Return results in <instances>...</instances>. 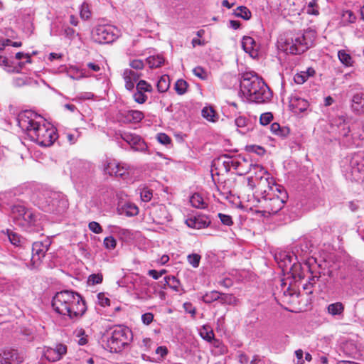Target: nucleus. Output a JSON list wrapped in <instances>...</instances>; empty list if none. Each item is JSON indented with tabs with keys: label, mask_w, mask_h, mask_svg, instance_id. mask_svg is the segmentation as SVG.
Here are the masks:
<instances>
[{
	"label": "nucleus",
	"mask_w": 364,
	"mask_h": 364,
	"mask_svg": "<svg viewBox=\"0 0 364 364\" xmlns=\"http://www.w3.org/2000/svg\"><path fill=\"white\" fill-rule=\"evenodd\" d=\"M18 124L31 140L42 146H50L58 138L55 128L46 123L40 115L31 111H25L20 114Z\"/></svg>",
	"instance_id": "f257e3e1"
},
{
	"label": "nucleus",
	"mask_w": 364,
	"mask_h": 364,
	"mask_svg": "<svg viewBox=\"0 0 364 364\" xmlns=\"http://www.w3.org/2000/svg\"><path fill=\"white\" fill-rule=\"evenodd\" d=\"M54 311L70 319H78L86 311L85 301L81 296L72 291H62L55 294L52 300Z\"/></svg>",
	"instance_id": "f03ea898"
},
{
	"label": "nucleus",
	"mask_w": 364,
	"mask_h": 364,
	"mask_svg": "<svg viewBox=\"0 0 364 364\" xmlns=\"http://www.w3.org/2000/svg\"><path fill=\"white\" fill-rule=\"evenodd\" d=\"M252 169L255 171V176H250L247 178V186L250 189L255 191L253 193V203L265 197H270L272 194L281 192L279 188H284L282 186L275 183V181L270 173L264 167L259 164L252 166Z\"/></svg>",
	"instance_id": "7ed1b4c3"
},
{
	"label": "nucleus",
	"mask_w": 364,
	"mask_h": 364,
	"mask_svg": "<svg viewBox=\"0 0 364 364\" xmlns=\"http://www.w3.org/2000/svg\"><path fill=\"white\" fill-rule=\"evenodd\" d=\"M35 205L44 212L50 213H63L69 206L67 197L61 192L48 188H38L31 196Z\"/></svg>",
	"instance_id": "20e7f679"
},
{
	"label": "nucleus",
	"mask_w": 364,
	"mask_h": 364,
	"mask_svg": "<svg viewBox=\"0 0 364 364\" xmlns=\"http://www.w3.org/2000/svg\"><path fill=\"white\" fill-rule=\"evenodd\" d=\"M240 90L249 101L256 103H263L272 97V92L264 82L253 72L242 74L240 79Z\"/></svg>",
	"instance_id": "39448f33"
},
{
	"label": "nucleus",
	"mask_w": 364,
	"mask_h": 364,
	"mask_svg": "<svg viewBox=\"0 0 364 364\" xmlns=\"http://www.w3.org/2000/svg\"><path fill=\"white\" fill-rule=\"evenodd\" d=\"M11 214L16 225L28 232H39L42 230L40 215L22 205H15Z\"/></svg>",
	"instance_id": "423d86ee"
},
{
	"label": "nucleus",
	"mask_w": 364,
	"mask_h": 364,
	"mask_svg": "<svg viewBox=\"0 0 364 364\" xmlns=\"http://www.w3.org/2000/svg\"><path fill=\"white\" fill-rule=\"evenodd\" d=\"M312 44L306 34L297 33L282 36L278 40V48L286 53L299 55L305 52Z\"/></svg>",
	"instance_id": "0eeeda50"
},
{
	"label": "nucleus",
	"mask_w": 364,
	"mask_h": 364,
	"mask_svg": "<svg viewBox=\"0 0 364 364\" xmlns=\"http://www.w3.org/2000/svg\"><path fill=\"white\" fill-rule=\"evenodd\" d=\"M281 192L272 194L270 197H265L257 200V202L254 203V205L259 208V213L263 214H276L284 206L286 203L288 195L284 188H279Z\"/></svg>",
	"instance_id": "6e6552de"
},
{
	"label": "nucleus",
	"mask_w": 364,
	"mask_h": 364,
	"mask_svg": "<svg viewBox=\"0 0 364 364\" xmlns=\"http://www.w3.org/2000/svg\"><path fill=\"white\" fill-rule=\"evenodd\" d=\"M131 339V331L122 326L115 327L107 338V346L110 352H119L128 345Z\"/></svg>",
	"instance_id": "1a4fd4ad"
},
{
	"label": "nucleus",
	"mask_w": 364,
	"mask_h": 364,
	"mask_svg": "<svg viewBox=\"0 0 364 364\" xmlns=\"http://www.w3.org/2000/svg\"><path fill=\"white\" fill-rule=\"evenodd\" d=\"M119 30L112 26H98L92 31V38L98 43H109L119 36Z\"/></svg>",
	"instance_id": "9d476101"
},
{
	"label": "nucleus",
	"mask_w": 364,
	"mask_h": 364,
	"mask_svg": "<svg viewBox=\"0 0 364 364\" xmlns=\"http://www.w3.org/2000/svg\"><path fill=\"white\" fill-rule=\"evenodd\" d=\"M50 245V241L49 239H46L43 242H35L33 243L31 262L27 265L28 269L33 270L40 266L41 259L45 257Z\"/></svg>",
	"instance_id": "9b49d317"
},
{
	"label": "nucleus",
	"mask_w": 364,
	"mask_h": 364,
	"mask_svg": "<svg viewBox=\"0 0 364 364\" xmlns=\"http://www.w3.org/2000/svg\"><path fill=\"white\" fill-rule=\"evenodd\" d=\"M117 120L124 124H136L144 118L143 112L136 109H119L117 114Z\"/></svg>",
	"instance_id": "f8f14e48"
},
{
	"label": "nucleus",
	"mask_w": 364,
	"mask_h": 364,
	"mask_svg": "<svg viewBox=\"0 0 364 364\" xmlns=\"http://www.w3.org/2000/svg\"><path fill=\"white\" fill-rule=\"evenodd\" d=\"M121 138L129 144L134 151L140 152H146L147 151L148 147L146 143L139 135L124 132L121 134Z\"/></svg>",
	"instance_id": "ddd939ff"
},
{
	"label": "nucleus",
	"mask_w": 364,
	"mask_h": 364,
	"mask_svg": "<svg viewBox=\"0 0 364 364\" xmlns=\"http://www.w3.org/2000/svg\"><path fill=\"white\" fill-rule=\"evenodd\" d=\"M129 166L123 164L116 161H107L104 166V171L109 176L116 177H123L127 173Z\"/></svg>",
	"instance_id": "4468645a"
},
{
	"label": "nucleus",
	"mask_w": 364,
	"mask_h": 364,
	"mask_svg": "<svg viewBox=\"0 0 364 364\" xmlns=\"http://www.w3.org/2000/svg\"><path fill=\"white\" fill-rule=\"evenodd\" d=\"M67 353V346L62 343L57 344L54 348L48 347L44 351V356L51 362H55L62 358Z\"/></svg>",
	"instance_id": "2eb2a0df"
},
{
	"label": "nucleus",
	"mask_w": 364,
	"mask_h": 364,
	"mask_svg": "<svg viewBox=\"0 0 364 364\" xmlns=\"http://www.w3.org/2000/svg\"><path fill=\"white\" fill-rule=\"evenodd\" d=\"M23 361V355L14 349H6L0 354L1 364H18Z\"/></svg>",
	"instance_id": "dca6fc26"
},
{
	"label": "nucleus",
	"mask_w": 364,
	"mask_h": 364,
	"mask_svg": "<svg viewBox=\"0 0 364 364\" xmlns=\"http://www.w3.org/2000/svg\"><path fill=\"white\" fill-rule=\"evenodd\" d=\"M210 223L208 218L200 216L191 218L186 220V223L189 228L197 230L208 227Z\"/></svg>",
	"instance_id": "f3484780"
},
{
	"label": "nucleus",
	"mask_w": 364,
	"mask_h": 364,
	"mask_svg": "<svg viewBox=\"0 0 364 364\" xmlns=\"http://www.w3.org/2000/svg\"><path fill=\"white\" fill-rule=\"evenodd\" d=\"M290 106L295 109V112H303L306 111L309 106V102L298 96H293L290 100Z\"/></svg>",
	"instance_id": "a211bd4d"
},
{
	"label": "nucleus",
	"mask_w": 364,
	"mask_h": 364,
	"mask_svg": "<svg viewBox=\"0 0 364 364\" xmlns=\"http://www.w3.org/2000/svg\"><path fill=\"white\" fill-rule=\"evenodd\" d=\"M24 64L25 63H19L18 66H14L6 57L0 55V67H2L8 73H18Z\"/></svg>",
	"instance_id": "6ab92c4d"
},
{
	"label": "nucleus",
	"mask_w": 364,
	"mask_h": 364,
	"mask_svg": "<svg viewBox=\"0 0 364 364\" xmlns=\"http://www.w3.org/2000/svg\"><path fill=\"white\" fill-rule=\"evenodd\" d=\"M352 108L357 113L364 112V92L356 93L353 95Z\"/></svg>",
	"instance_id": "aec40b11"
},
{
	"label": "nucleus",
	"mask_w": 364,
	"mask_h": 364,
	"mask_svg": "<svg viewBox=\"0 0 364 364\" xmlns=\"http://www.w3.org/2000/svg\"><path fill=\"white\" fill-rule=\"evenodd\" d=\"M242 46L243 50L250 53L252 56L255 53V47L256 46V43L255 40L250 36H245L242 41Z\"/></svg>",
	"instance_id": "412c9836"
},
{
	"label": "nucleus",
	"mask_w": 364,
	"mask_h": 364,
	"mask_svg": "<svg viewBox=\"0 0 364 364\" xmlns=\"http://www.w3.org/2000/svg\"><path fill=\"white\" fill-rule=\"evenodd\" d=\"M235 123L237 127V131L242 134H245L250 129L249 121L245 117L240 116L237 117L235 120Z\"/></svg>",
	"instance_id": "4be33fe9"
},
{
	"label": "nucleus",
	"mask_w": 364,
	"mask_h": 364,
	"mask_svg": "<svg viewBox=\"0 0 364 364\" xmlns=\"http://www.w3.org/2000/svg\"><path fill=\"white\" fill-rule=\"evenodd\" d=\"M166 286L169 287L173 291L177 292L181 290L180 282L174 276H167L164 277V284L163 287L165 288Z\"/></svg>",
	"instance_id": "5701e85b"
},
{
	"label": "nucleus",
	"mask_w": 364,
	"mask_h": 364,
	"mask_svg": "<svg viewBox=\"0 0 364 364\" xmlns=\"http://www.w3.org/2000/svg\"><path fill=\"white\" fill-rule=\"evenodd\" d=\"M327 311L332 316H339L344 311V305L341 302L333 303L328 306Z\"/></svg>",
	"instance_id": "b1692460"
},
{
	"label": "nucleus",
	"mask_w": 364,
	"mask_h": 364,
	"mask_svg": "<svg viewBox=\"0 0 364 364\" xmlns=\"http://www.w3.org/2000/svg\"><path fill=\"white\" fill-rule=\"evenodd\" d=\"M338 58L341 63L346 67H350L353 65V60L351 55L345 50H340L338 52Z\"/></svg>",
	"instance_id": "393cba45"
},
{
	"label": "nucleus",
	"mask_w": 364,
	"mask_h": 364,
	"mask_svg": "<svg viewBox=\"0 0 364 364\" xmlns=\"http://www.w3.org/2000/svg\"><path fill=\"white\" fill-rule=\"evenodd\" d=\"M234 15L245 20L250 19L252 16L251 11L248 8L244 6H238L234 11Z\"/></svg>",
	"instance_id": "a878e982"
},
{
	"label": "nucleus",
	"mask_w": 364,
	"mask_h": 364,
	"mask_svg": "<svg viewBox=\"0 0 364 364\" xmlns=\"http://www.w3.org/2000/svg\"><path fill=\"white\" fill-rule=\"evenodd\" d=\"M170 86L169 77L168 75H163L157 82V90L159 92H165Z\"/></svg>",
	"instance_id": "bb28decb"
},
{
	"label": "nucleus",
	"mask_w": 364,
	"mask_h": 364,
	"mask_svg": "<svg viewBox=\"0 0 364 364\" xmlns=\"http://www.w3.org/2000/svg\"><path fill=\"white\" fill-rule=\"evenodd\" d=\"M190 203L191 205L196 208H205V203L201 197V196L198 193H194L190 198Z\"/></svg>",
	"instance_id": "cd10ccee"
},
{
	"label": "nucleus",
	"mask_w": 364,
	"mask_h": 364,
	"mask_svg": "<svg viewBox=\"0 0 364 364\" xmlns=\"http://www.w3.org/2000/svg\"><path fill=\"white\" fill-rule=\"evenodd\" d=\"M220 293L218 291H212L205 294L202 296V300L207 304L212 303L220 298Z\"/></svg>",
	"instance_id": "c85d7f7f"
},
{
	"label": "nucleus",
	"mask_w": 364,
	"mask_h": 364,
	"mask_svg": "<svg viewBox=\"0 0 364 364\" xmlns=\"http://www.w3.org/2000/svg\"><path fill=\"white\" fill-rule=\"evenodd\" d=\"M164 58L159 55L149 56L146 62L151 68H159L164 63Z\"/></svg>",
	"instance_id": "c756f323"
},
{
	"label": "nucleus",
	"mask_w": 364,
	"mask_h": 364,
	"mask_svg": "<svg viewBox=\"0 0 364 364\" xmlns=\"http://www.w3.org/2000/svg\"><path fill=\"white\" fill-rule=\"evenodd\" d=\"M136 90L144 92H151L153 91V87L151 85L147 82L146 80H141L136 84Z\"/></svg>",
	"instance_id": "7c9ffc66"
},
{
	"label": "nucleus",
	"mask_w": 364,
	"mask_h": 364,
	"mask_svg": "<svg viewBox=\"0 0 364 364\" xmlns=\"http://www.w3.org/2000/svg\"><path fill=\"white\" fill-rule=\"evenodd\" d=\"M318 0H311L307 4L306 12L308 14L318 16L319 14Z\"/></svg>",
	"instance_id": "2f4dec72"
},
{
	"label": "nucleus",
	"mask_w": 364,
	"mask_h": 364,
	"mask_svg": "<svg viewBox=\"0 0 364 364\" xmlns=\"http://www.w3.org/2000/svg\"><path fill=\"white\" fill-rule=\"evenodd\" d=\"M223 304L233 305L236 304V298L232 294H221L219 299Z\"/></svg>",
	"instance_id": "473e14b6"
},
{
	"label": "nucleus",
	"mask_w": 364,
	"mask_h": 364,
	"mask_svg": "<svg viewBox=\"0 0 364 364\" xmlns=\"http://www.w3.org/2000/svg\"><path fill=\"white\" fill-rule=\"evenodd\" d=\"M188 87V83L184 80H178L175 84V90L178 95H183Z\"/></svg>",
	"instance_id": "72a5a7b5"
},
{
	"label": "nucleus",
	"mask_w": 364,
	"mask_h": 364,
	"mask_svg": "<svg viewBox=\"0 0 364 364\" xmlns=\"http://www.w3.org/2000/svg\"><path fill=\"white\" fill-rule=\"evenodd\" d=\"M75 336L78 338L77 343L80 346H84L87 343V336L85 335V330L82 328L77 329L75 331Z\"/></svg>",
	"instance_id": "f704fd0d"
},
{
	"label": "nucleus",
	"mask_w": 364,
	"mask_h": 364,
	"mask_svg": "<svg viewBox=\"0 0 364 364\" xmlns=\"http://www.w3.org/2000/svg\"><path fill=\"white\" fill-rule=\"evenodd\" d=\"M133 99L138 104H144L146 102L148 97L145 92L136 90L133 95Z\"/></svg>",
	"instance_id": "c9c22d12"
},
{
	"label": "nucleus",
	"mask_w": 364,
	"mask_h": 364,
	"mask_svg": "<svg viewBox=\"0 0 364 364\" xmlns=\"http://www.w3.org/2000/svg\"><path fill=\"white\" fill-rule=\"evenodd\" d=\"M219 160L223 161V164L226 171H229L230 170V168H232L233 161H234L233 156H230L227 154H225V155L222 156L219 159Z\"/></svg>",
	"instance_id": "e433bc0d"
},
{
	"label": "nucleus",
	"mask_w": 364,
	"mask_h": 364,
	"mask_svg": "<svg viewBox=\"0 0 364 364\" xmlns=\"http://www.w3.org/2000/svg\"><path fill=\"white\" fill-rule=\"evenodd\" d=\"M200 258V256L198 254H191L188 255L187 259L193 267L196 268L199 266Z\"/></svg>",
	"instance_id": "4c0bfd02"
},
{
	"label": "nucleus",
	"mask_w": 364,
	"mask_h": 364,
	"mask_svg": "<svg viewBox=\"0 0 364 364\" xmlns=\"http://www.w3.org/2000/svg\"><path fill=\"white\" fill-rule=\"evenodd\" d=\"M103 244L106 249L112 250L116 247L117 241L112 236H109L105 238Z\"/></svg>",
	"instance_id": "58836bf2"
},
{
	"label": "nucleus",
	"mask_w": 364,
	"mask_h": 364,
	"mask_svg": "<svg viewBox=\"0 0 364 364\" xmlns=\"http://www.w3.org/2000/svg\"><path fill=\"white\" fill-rule=\"evenodd\" d=\"M152 191L148 188H143L140 192L141 199L144 202H149L152 198Z\"/></svg>",
	"instance_id": "ea45409f"
},
{
	"label": "nucleus",
	"mask_w": 364,
	"mask_h": 364,
	"mask_svg": "<svg viewBox=\"0 0 364 364\" xmlns=\"http://www.w3.org/2000/svg\"><path fill=\"white\" fill-rule=\"evenodd\" d=\"M202 115L206 119L214 122L215 112L210 107H204L202 110Z\"/></svg>",
	"instance_id": "a19ab883"
},
{
	"label": "nucleus",
	"mask_w": 364,
	"mask_h": 364,
	"mask_svg": "<svg viewBox=\"0 0 364 364\" xmlns=\"http://www.w3.org/2000/svg\"><path fill=\"white\" fill-rule=\"evenodd\" d=\"M8 237L11 244L16 246L21 245V236L15 232H10L8 233Z\"/></svg>",
	"instance_id": "79ce46f5"
},
{
	"label": "nucleus",
	"mask_w": 364,
	"mask_h": 364,
	"mask_svg": "<svg viewBox=\"0 0 364 364\" xmlns=\"http://www.w3.org/2000/svg\"><path fill=\"white\" fill-rule=\"evenodd\" d=\"M201 337L208 342H210L214 338V333L213 331H208L205 326L200 332Z\"/></svg>",
	"instance_id": "37998d69"
},
{
	"label": "nucleus",
	"mask_w": 364,
	"mask_h": 364,
	"mask_svg": "<svg viewBox=\"0 0 364 364\" xmlns=\"http://www.w3.org/2000/svg\"><path fill=\"white\" fill-rule=\"evenodd\" d=\"M103 277L102 274H92L88 277V282L92 285L102 283Z\"/></svg>",
	"instance_id": "c03bdc74"
},
{
	"label": "nucleus",
	"mask_w": 364,
	"mask_h": 364,
	"mask_svg": "<svg viewBox=\"0 0 364 364\" xmlns=\"http://www.w3.org/2000/svg\"><path fill=\"white\" fill-rule=\"evenodd\" d=\"M123 78L125 82V87L127 90L131 91L134 87L135 82L124 71L123 73Z\"/></svg>",
	"instance_id": "a18cd8bd"
},
{
	"label": "nucleus",
	"mask_w": 364,
	"mask_h": 364,
	"mask_svg": "<svg viewBox=\"0 0 364 364\" xmlns=\"http://www.w3.org/2000/svg\"><path fill=\"white\" fill-rule=\"evenodd\" d=\"M88 228L92 232L96 234H100L102 232L101 225L95 221L90 222L88 225Z\"/></svg>",
	"instance_id": "49530a36"
},
{
	"label": "nucleus",
	"mask_w": 364,
	"mask_h": 364,
	"mask_svg": "<svg viewBox=\"0 0 364 364\" xmlns=\"http://www.w3.org/2000/svg\"><path fill=\"white\" fill-rule=\"evenodd\" d=\"M98 304L102 306H109L110 300L103 293L97 294Z\"/></svg>",
	"instance_id": "de8ad7c7"
},
{
	"label": "nucleus",
	"mask_w": 364,
	"mask_h": 364,
	"mask_svg": "<svg viewBox=\"0 0 364 364\" xmlns=\"http://www.w3.org/2000/svg\"><path fill=\"white\" fill-rule=\"evenodd\" d=\"M218 218L220 219V221L223 225L230 226L233 223L231 216L228 215L218 213Z\"/></svg>",
	"instance_id": "09e8293b"
},
{
	"label": "nucleus",
	"mask_w": 364,
	"mask_h": 364,
	"mask_svg": "<svg viewBox=\"0 0 364 364\" xmlns=\"http://www.w3.org/2000/svg\"><path fill=\"white\" fill-rule=\"evenodd\" d=\"M157 140L159 143L164 145H168L171 143V138L164 133H159L157 135Z\"/></svg>",
	"instance_id": "8fccbe9b"
},
{
	"label": "nucleus",
	"mask_w": 364,
	"mask_h": 364,
	"mask_svg": "<svg viewBox=\"0 0 364 364\" xmlns=\"http://www.w3.org/2000/svg\"><path fill=\"white\" fill-rule=\"evenodd\" d=\"M294 80L296 84L301 85L304 83L308 80V77H306V75L304 73V71H301V73H297L294 75Z\"/></svg>",
	"instance_id": "3c124183"
},
{
	"label": "nucleus",
	"mask_w": 364,
	"mask_h": 364,
	"mask_svg": "<svg viewBox=\"0 0 364 364\" xmlns=\"http://www.w3.org/2000/svg\"><path fill=\"white\" fill-rule=\"evenodd\" d=\"M272 119H273L272 114L269 112H267V113L262 114L260 116L259 120H260V123L262 125H267L269 123H270V122L272 121Z\"/></svg>",
	"instance_id": "603ef678"
},
{
	"label": "nucleus",
	"mask_w": 364,
	"mask_h": 364,
	"mask_svg": "<svg viewBox=\"0 0 364 364\" xmlns=\"http://www.w3.org/2000/svg\"><path fill=\"white\" fill-rule=\"evenodd\" d=\"M80 16L82 18L86 20L90 16V11H89L88 6L86 4H83L81 6Z\"/></svg>",
	"instance_id": "864d4df0"
},
{
	"label": "nucleus",
	"mask_w": 364,
	"mask_h": 364,
	"mask_svg": "<svg viewBox=\"0 0 364 364\" xmlns=\"http://www.w3.org/2000/svg\"><path fill=\"white\" fill-rule=\"evenodd\" d=\"M193 74L200 79H205L207 77L205 70L201 67H196L193 70Z\"/></svg>",
	"instance_id": "5fc2aeb1"
},
{
	"label": "nucleus",
	"mask_w": 364,
	"mask_h": 364,
	"mask_svg": "<svg viewBox=\"0 0 364 364\" xmlns=\"http://www.w3.org/2000/svg\"><path fill=\"white\" fill-rule=\"evenodd\" d=\"M126 213L127 215L129 216L136 215L139 213V209L135 205L128 204L127 205Z\"/></svg>",
	"instance_id": "6e6d98bb"
},
{
	"label": "nucleus",
	"mask_w": 364,
	"mask_h": 364,
	"mask_svg": "<svg viewBox=\"0 0 364 364\" xmlns=\"http://www.w3.org/2000/svg\"><path fill=\"white\" fill-rule=\"evenodd\" d=\"M129 65L134 69L141 70L144 67V63L143 60L136 59V60H132L129 63Z\"/></svg>",
	"instance_id": "4d7b16f0"
},
{
	"label": "nucleus",
	"mask_w": 364,
	"mask_h": 364,
	"mask_svg": "<svg viewBox=\"0 0 364 364\" xmlns=\"http://www.w3.org/2000/svg\"><path fill=\"white\" fill-rule=\"evenodd\" d=\"M154 319L152 313H145L141 316V321L145 325H149Z\"/></svg>",
	"instance_id": "13d9d810"
},
{
	"label": "nucleus",
	"mask_w": 364,
	"mask_h": 364,
	"mask_svg": "<svg viewBox=\"0 0 364 364\" xmlns=\"http://www.w3.org/2000/svg\"><path fill=\"white\" fill-rule=\"evenodd\" d=\"M124 72L128 75L135 82L139 79L141 75L136 71L130 69L124 70Z\"/></svg>",
	"instance_id": "bf43d9fd"
},
{
	"label": "nucleus",
	"mask_w": 364,
	"mask_h": 364,
	"mask_svg": "<svg viewBox=\"0 0 364 364\" xmlns=\"http://www.w3.org/2000/svg\"><path fill=\"white\" fill-rule=\"evenodd\" d=\"M158 210L161 213V215H159V217H158L159 220H160L159 223H161L163 219H167L168 218L167 212H166L165 206H164V205L158 206L157 209H156V211H158Z\"/></svg>",
	"instance_id": "052dcab7"
},
{
	"label": "nucleus",
	"mask_w": 364,
	"mask_h": 364,
	"mask_svg": "<svg viewBox=\"0 0 364 364\" xmlns=\"http://www.w3.org/2000/svg\"><path fill=\"white\" fill-rule=\"evenodd\" d=\"M27 83V79L25 77H15L13 80V85L16 87H21Z\"/></svg>",
	"instance_id": "680f3d73"
},
{
	"label": "nucleus",
	"mask_w": 364,
	"mask_h": 364,
	"mask_svg": "<svg viewBox=\"0 0 364 364\" xmlns=\"http://www.w3.org/2000/svg\"><path fill=\"white\" fill-rule=\"evenodd\" d=\"M296 357V364H304L305 360L303 359L304 352L301 349L295 351Z\"/></svg>",
	"instance_id": "e2e57ef3"
},
{
	"label": "nucleus",
	"mask_w": 364,
	"mask_h": 364,
	"mask_svg": "<svg viewBox=\"0 0 364 364\" xmlns=\"http://www.w3.org/2000/svg\"><path fill=\"white\" fill-rule=\"evenodd\" d=\"M156 353L159 354L164 358L168 353V349L165 346H159L156 349Z\"/></svg>",
	"instance_id": "0e129e2a"
},
{
	"label": "nucleus",
	"mask_w": 364,
	"mask_h": 364,
	"mask_svg": "<svg viewBox=\"0 0 364 364\" xmlns=\"http://www.w3.org/2000/svg\"><path fill=\"white\" fill-rule=\"evenodd\" d=\"M65 35L69 38H73L75 36V31L70 27H66L64 29Z\"/></svg>",
	"instance_id": "69168bd1"
},
{
	"label": "nucleus",
	"mask_w": 364,
	"mask_h": 364,
	"mask_svg": "<svg viewBox=\"0 0 364 364\" xmlns=\"http://www.w3.org/2000/svg\"><path fill=\"white\" fill-rule=\"evenodd\" d=\"M238 360L241 364H247L249 361V358L246 354L241 353L238 355Z\"/></svg>",
	"instance_id": "338daca9"
},
{
	"label": "nucleus",
	"mask_w": 364,
	"mask_h": 364,
	"mask_svg": "<svg viewBox=\"0 0 364 364\" xmlns=\"http://www.w3.org/2000/svg\"><path fill=\"white\" fill-rule=\"evenodd\" d=\"M215 346L220 348V353H225L227 351L226 347L223 345L218 340L215 341Z\"/></svg>",
	"instance_id": "774afa93"
}]
</instances>
